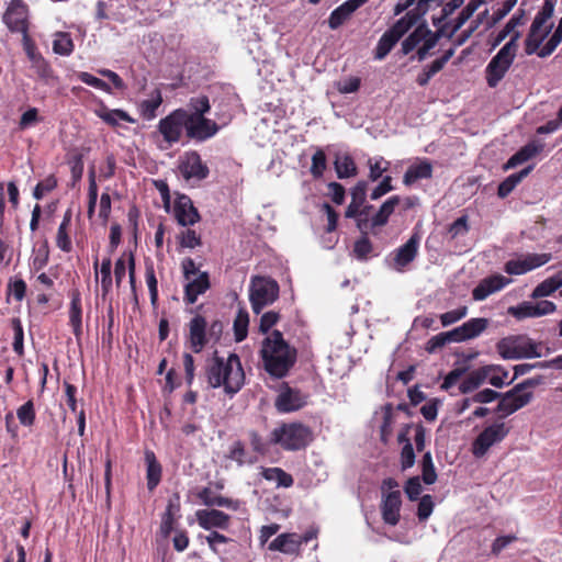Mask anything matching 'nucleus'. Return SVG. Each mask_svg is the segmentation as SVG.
Here are the masks:
<instances>
[{"label":"nucleus","instance_id":"f257e3e1","mask_svg":"<svg viewBox=\"0 0 562 562\" xmlns=\"http://www.w3.org/2000/svg\"><path fill=\"white\" fill-rule=\"evenodd\" d=\"M260 355L265 370L278 379L288 375L297 360V350L290 346L278 329L262 340Z\"/></svg>","mask_w":562,"mask_h":562},{"label":"nucleus","instance_id":"f03ea898","mask_svg":"<svg viewBox=\"0 0 562 562\" xmlns=\"http://www.w3.org/2000/svg\"><path fill=\"white\" fill-rule=\"evenodd\" d=\"M206 379L211 387L223 386L226 394L235 395L245 383V372L239 357L234 352L229 353L227 359L215 355L206 368Z\"/></svg>","mask_w":562,"mask_h":562},{"label":"nucleus","instance_id":"7ed1b4c3","mask_svg":"<svg viewBox=\"0 0 562 562\" xmlns=\"http://www.w3.org/2000/svg\"><path fill=\"white\" fill-rule=\"evenodd\" d=\"M313 440L312 428L300 422L282 423L270 434V443L285 451L304 450Z\"/></svg>","mask_w":562,"mask_h":562},{"label":"nucleus","instance_id":"20e7f679","mask_svg":"<svg viewBox=\"0 0 562 562\" xmlns=\"http://www.w3.org/2000/svg\"><path fill=\"white\" fill-rule=\"evenodd\" d=\"M520 37L521 33H515L487 64L485 80L490 88H496L512 67L517 55Z\"/></svg>","mask_w":562,"mask_h":562},{"label":"nucleus","instance_id":"39448f33","mask_svg":"<svg viewBox=\"0 0 562 562\" xmlns=\"http://www.w3.org/2000/svg\"><path fill=\"white\" fill-rule=\"evenodd\" d=\"M554 8L555 2L553 0L543 1V4L536 14L524 42L526 55H538V52L542 48L540 46L553 26L552 23L549 25H546V23L553 16Z\"/></svg>","mask_w":562,"mask_h":562},{"label":"nucleus","instance_id":"423d86ee","mask_svg":"<svg viewBox=\"0 0 562 562\" xmlns=\"http://www.w3.org/2000/svg\"><path fill=\"white\" fill-rule=\"evenodd\" d=\"M280 286L271 277L254 276L249 285V301L255 314L273 304L279 297Z\"/></svg>","mask_w":562,"mask_h":562},{"label":"nucleus","instance_id":"0eeeda50","mask_svg":"<svg viewBox=\"0 0 562 562\" xmlns=\"http://www.w3.org/2000/svg\"><path fill=\"white\" fill-rule=\"evenodd\" d=\"M380 510L382 520L389 526H396L401 519L402 494L398 482L393 477H386L381 484Z\"/></svg>","mask_w":562,"mask_h":562},{"label":"nucleus","instance_id":"6e6552de","mask_svg":"<svg viewBox=\"0 0 562 562\" xmlns=\"http://www.w3.org/2000/svg\"><path fill=\"white\" fill-rule=\"evenodd\" d=\"M498 355L506 360L540 357L538 345L527 335H509L496 344Z\"/></svg>","mask_w":562,"mask_h":562},{"label":"nucleus","instance_id":"1a4fd4ad","mask_svg":"<svg viewBox=\"0 0 562 562\" xmlns=\"http://www.w3.org/2000/svg\"><path fill=\"white\" fill-rule=\"evenodd\" d=\"M539 383V379H527L516 384L503 395L501 394V401L497 404L496 412L502 413L503 416H507L522 408L529 404L532 398V393L527 390L537 386Z\"/></svg>","mask_w":562,"mask_h":562},{"label":"nucleus","instance_id":"9d476101","mask_svg":"<svg viewBox=\"0 0 562 562\" xmlns=\"http://www.w3.org/2000/svg\"><path fill=\"white\" fill-rule=\"evenodd\" d=\"M157 133L162 137V142L166 144L165 146H159L161 149L178 144L183 133L186 134V110L183 108L176 109L160 119L157 125Z\"/></svg>","mask_w":562,"mask_h":562},{"label":"nucleus","instance_id":"9b49d317","mask_svg":"<svg viewBox=\"0 0 562 562\" xmlns=\"http://www.w3.org/2000/svg\"><path fill=\"white\" fill-rule=\"evenodd\" d=\"M420 240V233L414 231L405 244L392 251L390 267L397 272L406 271L418 256Z\"/></svg>","mask_w":562,"mask_h":562},{"label":"nucleus","instance_id":"f8f14e48","mask_svg":"<svg viewBox=\"0 0 562 562\" xmlns=\"http://www.w3.org/2000/svg\"><path fill=\"white\" fill-rule=\"evenodd\" d=\"M509 432L504 423H495L484 428L472 442L471 451L475 458L484 457L488 449L501 442Z\"/></svg>","mask_w":562,"mask_h":562},{"label":"nucleus","instance_id":"ddd939ff","mask_svg":"<svg viewBox=\"0 0 562 562\" xmlns=\"http://www.w3.org/2000/svg\"><path fill=\"white\" fill-rule=\"evenodd\" d=\"M220 130L217 123L206 116L186 114V137L196 143L212 138Z\"/></svg>","mask_w":562,"mask_h":562},{"label":"nucleus","instance_id":"4468645a","mask_svg":"<svg viewBox=\"0 0 562 562\" xmlns=\"http://www.w3.org/2000/svg\"><path fill=\"white\" fill-rule=\"evenodd\" d=\"M29 5L23 0H11L2 20L11 33L24 34L29 32Z\"/></svg>","mask_w":562,"mask_h":562},{"label":"nucleus","instance_id":"2eb2a0df","mask_svg":"<svg viewBox=\"0 0 562 562\" xmlns=\"http://www.w3.org/2000/svg\"><path fill=\"white\" fill-rule=\"evenodd\" d=\"M178 169L184 180L202 181L210 175V169L203 162L201 155L196 150L186 151L179 158Z\"/></svg>","mask_w":562,"mask_h":562},{"label":"nucleus","instance_id":"dca6fc26","mask_svg":"<svg viewBox=\"0 0 562 562\" xmlns=\"http://www.w3.org/2000/svg\"><path fill=\"white\" fill-rule=\"evenodd\" d=\"M551 259L552 255L549 252L527 254L521 259L508 260L504 266V270L508 274L520 276L548 263Z\"/></svg>","mask_w":562,"mask_h":562},{"label":"nucleus","instance_id":"f3484780","mask_svg":"<svg viewBox=\"0 0 562 562\" xmlns=\"http://www.w3.org/2000/svg\"><path fill=\"white\" fill-rule=\"evenodd\" d=\"M307 404V395L288 384L281 389L276 398L274 406L279 413H291L301 409Z\"/></svg>","mask_w":562,"mask_h":562},{"label":"nucleus","instance_id":"a211bd4d","mask_svg":"<svg viewBox=\"0 0 562 562\" xmlns=\"http://www.w3.org/2000/svg\"><path fill=\"white\" fill-rule=\"evenodd\" d=\"M173 215L180 226H192L201 220L198 209L190 196L180 194L173 204Z\"/></svg>","mask_w":562,"mask_h":562},{"label":"nucleus","instance_id":"6ab92c4d","mask_svg":"<svg viewBox=\"0 0 562 562\" xmlns=\"http://www.w3.org/2000/svg\"><path fill=\"white\" fill-rule=\"evenodd\" d=\"M189 342L193 352H201L209 342L207 323L204 316L198 314L189 323Z\"/></svg>","mask_w":562,"mask_h":562},{"label":"nucleus","instance_id":"aec40b11","mask_svg":"<svg viewBox=\"0 0 562 562\" xmlns=\"http://www.w3.org/2000/svg\"><path fill=\"white\" fill-rule=\"evenodd\" d=\"M195 516L199 526L205 530L213 528L226 530L231 525V516L218 509H200Z\"/></svg>","mask_w":562,"mask_h":562},{"label":"nucleus","instance_id":"412c9836","mask_svg":"<svg viewBox=\"0 0 562 562\" xmlns=\"http://www.w3.org/2000/svg\"><path fill=\"white\" fill-rule=\"evenodd\" d=\"M186 281L183 301L188 305L194 304L199 295L204 294L211 288L210 274L206 271L199 272L195 278Z\"/></svg>","mask_w":562,"mask_h":562},{"label":"nucleus","instance_id":"4be33fe9","mask_svg":"<svg viewBox=\"0 0 562 562\" xmlns=\"http://www.w3.org/2000/svg\"><path fill=\"white\" fill-rule=\"evenodd\" d=\"M512 280L502 274H493L482 279L472 291L474 301H484L491 294L504 289Z\"/></svg>","mask_w":562,"mask_h":562},{"label":"nucleus","instance_id":"5701e85b","mask_svg":"<svg viewBox=\"0 0 562 562\" xmlns=\"http://www.w3.org/2000/svg\"><path fill=\"white\" fill-rule=\"evenodd\" d=\"M488 319L484 317L470 318L461 326L452 329L456 342H462L479 337L487 327Z\"/></svg>","mask_w":562,"mask_h":562},{"label":"nucleus","instance_id":"b1692460","mask_svg":"<svg viewBox=\"0 0 562 562\" xmlns=\"http://www.w3.org/2000/svg\"><path fill=\"white\" fill-rule=\"evenodd\" d=\"M70 299L69 304V325L72 328V333L77 338L82 335V300L81 293L78 288H72L68 292Z\"/></svg>","mask_w":562,"mask_h":562},{"label":"nucleus","instance_id":"393cba45","mask_svg":"<svg viewBox=\"0 0 562 562\" xmlns=\"http://www.w3.org/2000/svg\"><path fill=\"white\" fill-rule=\"evenodd\" d=\"M268 549L270 551L299 557L301 555L299 535L295 532L281 533L269 543Z\"/></svg>","mask_w":562,"mask_h":562},{"label":"nucleus","instance_id":"a878e982","mask_svg":"<svg viewBox=\"0 0 562 562\" xmlns=\"http://www.w3.org/2000/svg\"><path fill=\"white\" fill-rule=\"evenodd\" d=\"M449 24L446 23L439 26L436 31H431L427 25L425 43H423L416 52V59L418 61L425 60L431 53V49L438 44L441 37L446 36L450 30Z\"/></svg>","mask_w":562,"mask_h":562},{"label":"nucleus","instance_id":"bb28decb","mask_svg":"<svg viewBox=\"0 0 562 562\" xmlns=\"http://www.w3.org/2000/svg\"><path fill=\"white\" fill-rule=\"evenodd\" d=\"M367 189L368 183L364 180H360L351 189V201L345 211V217H355L359 214L360 207L367 201Z\"/></svg>","mask_w":562,"mask_h":562},{"label":"nucleus","instance_id":"cd10ccee","mask_svg":"<svg viewBox=\"0 0 562 562\" xmlns=\"http://www.w3.org/2000/svg\"><path fill=\"white\" fill-rule=\"evenodd\" d=\"M147 488L154 491L161 481L162 468L151 450L145 451Z\"/></svg>","mask_w":562,"mask_h":562},{"label":"nucleus","instance_id":"c85d7f7f","mask_svg":"<svg viewBox=\"0 0 562 562\" xmlns=\"http://www.w3.org/2000/svg\"><path fill=\"white\" fill-rule=\"evenodd\" d=\"M360 7L356 3V0H347L331 11L328 18V26L331 30L340 27L351 14Z\"/></svg>","mask_w":562,"mask_h":562},{"label":"nucleus","instance_id":"c756f323","mask_svg":"<svg viewBox=\"0 0 562 562\" xmlns=\"http://www.w3.org/2000/svg\"><path fill=\"white\" fill-rule=\"evenodd\" d=\"M431 177L432 165L427 159H424L407 168L403 177V182L405 186H412L420 179H430Z\"/></svg>","mask_w":562,"mask_h":562},{"label":"nucleus","instance_id":"7c9ffc66","mask_svg":"<svg viewBox=\"0 0 562 562\" xmlns=\"http://www.w3.org/2000/svg\"><path fill=\"white\" fill-rule=\"evenodd\" d=\"M94 113L99 119L112 127H116L119 125V120L127 123H135V120L126 111L121 109L110 110L103 102H101L100 108L97 109Z\"/></svg>","mask_w":562,"mask_h":562},{"label":"nucleus","instance_id":"2f4dec72","mask_svg":"<svg viewBox=\"0 0 562 562\" xmlns=\"http://www.w3.org/2000/svg\"><path fill=\"white\" fill-rule=\"evenodd\" d=\"M402 199L398 195H392L382 203L378 212L371 217V227H382L387 224L390 216L400 205Z\"/></svg>","mask_w":562,"mask_h":562},{"label":"nucleus","instance_id":"473e14b6","mask_svg":"<svg viewBox=\"0 0 562 562\" xmlns=\"http://www.w3.org/2000/svg\"><path fill=\"white\" fill-rule=\"evenodd\" d=\"M542 149L541 145L535 142L528 143L517 150L504 165V170L513 169L538 155Z\"/></svg>","mask_w":562,"mask_h":562},{"label":"nucleus","instance_id":"72a5a7b5","mask_svg":"<svg viewBox=\"0 0 562 562\" xmlns=\"http://www.w3.org/2000/svg\"><path fill=\"white\" fill-rule=\"evenodd\" d=\"M427 31V22L423 20L415 30L402 42L401 52L403 55H408L420 43H425Z\"/></svg>","mask_w":562,"mask_h":562},{"label":"nucleus","instance_id":"f704fd0d","mask_svg":"<svg viewBox=\"0 0 562 562\" xmlns=\"http://www.w3.org/2000/svg\"><path fill=\"white\" fill-rule=\"evenodd\" d=\"M485 3V0H470L469 3L462 9L457 19L453 21L447 38L452 36L464 25V23L474 14L481 4Z\"/></svg>","mask_w":562,"mask_h":562},{"label":"nucleus","instance_id":"c9c22d12","mask_svg":"<svg viewBox=\"0 0 562 562\" xmlns=\"http://www.w3.org/2000/svg\"><path fill=\"white\" fill-rule=\"evenodd\" d=\"M261 475L265 480L276 482L278 487L289 488L293 485V476L281 468H262Z\"/></svg>","mask_w":562,"mask_h":562},{"label":"nucleus","instance_id":"e433bc0d","mask_svg":"<svg viewBox=\"0 0 562 562\" xmlns=\"http://www.w3.org/2000/svg\"><path fill=\"white\" fill-rule=\"evenodd\" d=\"M488 376L486 366L472 371L460 384L459 390L462 394H468L477 389Z\"/></svg>","mask_w":562,"mask_h":562},{"label":"nucleus","instance_id":"4c0bfd02","mask_svg":"<svg viewBox=\"0 0 562 562\" xmlns=\"http://www.w3.org/2000/svg\"><path fill=\"white\" fill-rule=\"evenodd\" d=\"M162 103V95L159 89H155L149 99L139 103V112L143 119L150 121L157 115V110Z\"/></svg>","mask_w":562,"mask_h":562},{"label":"nucleus","instance_id":"58836bf2","mask_svg":"<svg viewBox=\"0 0 562 562\" xmlns=\"http://www.w3.org/2000/svg\"><path fill=\"white\" fill-rule=\"evenodd\" d=\"M334 166L339 179L351 178L358 173L357 165L353 158L348 154L337 156Z\"/></svg>","mask_w":562,"mask_h":562},{"label":"nucleus","instance_id":"ea45409f","mask_svg":"<svg viewBox=\"0 0 562 562\" xmlns=\"http://www.w3.org/2000/svg\"><path fill=\"white\" fill-rule=\"evenodd\" d=\"M71 222V211L67 210L57 231L56 244L65 252H69L72 248L71 239L68 235V227Z\"/></svg>","mask_w":562,"mask_h":562},{"label":"nucleus","instance_id":"a19ab883","mask_svg":"<svg viewBox=\"0 0 562 562\" xmlns=\"http://www.w3.org/2000/svg\"><path fill=\"white\" fill-rule=\"evenodd\" d=\"M226 458L235 461L238 467H243L246 463L252 464L256 461L255 458H248L245 443L240 440L233 442V445L229 447Z\"/></svg>","mask_w":562,"mask_h":562},{"label":"nucleus","instance_id":"79ce46f5","mask_svg":"<svg viewBox=\"0 0 562 562\" xmlns=\"http://www.w3.org/2000/svg\"><path fill=\"white\" fill-rule=\"evenodd\" d=\"M397 42L398 40L389 30L385 31L378 41L374 49V58L378 60L384 59Z\"/></svg>","mask_w":562,"mask_h":562},{"label":"nucleus","instance_id":"37998d69","mask_svg":"<svg viewBox=\"0 0 562 562\" xmlns=\"http://www.w3.org/2000/svg\"><path fill=\"white\" fill-rule=\"evenodd\" d=\"M249 326V314L246 310L240 308L234 319L233 329L234 337L237 342H241L247 338Z\"/></svg>","mask_w":562,"mask_h":562},{"label":"nucleus","instance_id":"c03bdc74","mask_svg":"<svg viewBox=\"0 0 562 562\" xmlns=\"http://www.w3.org/2000/svg\"><path fill=\"white\" fill-rule=\"evenodd\" d=\"M187 115L205 116L211 110V103L207 95L192 97L188 102V108L184 109Z\"/></svg>","mask_w":562,"mask_h":562},{"label":"nucleus","instance_id":"a18cd8bd","mask_svg":"<svg viewBox=\"0 0 562 562\" xmlns=\"http://www.w3.org/2000/svg\"><path fill=\"white\" fill-rule=\"evenodd\" d=\"M176 239L180 248L193 249L202 245L201 235L198 234L195 229L189 228V226H187L186 229L181 231L176 236Z\"/></svg>","mask_w":562,"mask_h":562},{"label":"nucleus","instance_id":"49530a36","mask_svg":"<svg viewBox=\"0 0 562 562\" xmlns=\"http://www.w3.org/2000/svg\"><path fill=\"white\" fill-rule=\"evenodd\" d=\"M74 42L68 33H57L53 42V50L55 54L68 56L74 50Z\"/></svg>","mask_w":562,"mask_h":562},{"label":"nucleus","instance_id":"de8ad7c7","mask_svg":"<svg viewBox=\"0 0 562 562\" xmlns=\"http://www.w3.org/2000/svg\"><path fill=\"white\" fill-rule=\"evenodd\" d=\"M562 42V18L559 20L558 26L548 42L542 46V48L538 52V56L540 58H546L550 56L555 48Z\"/></svg>","mask_w":562,"mask_h":562},{"label":"nucleus","instance_id":"09e8293b","mask_svg":"<svg viewBox=\"0 0 562 562\" xmlns=\"http://www.w3.org/2000/svg\"><path fill=\"white\" fill-rule=\"evenodd\" d=\"M373 251V245L368 236H361L353 244L352 254L359 261H367Z\"/></svg>","mask_w":562,"mask_h":562},{"label":"nucleus","instance_id":"8fccbe9b","mask_svg":"<svg viewBox=\"0 0 562 562\" xmlns=\"http://www.w3.org/2000/svg\"><path fill=\"white\" fill-rule=\"evenodd\" d=\"M422 479L425 484L430 485L437 481V472L432 462V457L430 451L424 453L422 462Z\"/></svg>","mask_w":562,"mask_h":562},{"label":"nucleus","instance_id":"3c124183","mask_svg":"<svg viewBox=\"0 0 562 562\" xmlns=\"http://www.w3.org/2000/svg\"><path fill=\"white\" fill-rule=\"evenodd\" d=\"M31 68L34 70L37 78L46 85L50 83V81L55 79L54 70L44 57L31 64Z\"/></svg>","mask_w":562,"mask_h":562},{"label":"nucleus","instance_id":"603ef678","mask_svg":"<svg viewBox=\"0 0 562 562\" xmlns=\"http://www.w3.org/2000/svg\"><path fill=\"white\" fill-rule=\"evenodd\" d=\"M112 260L110 257L103 258L101 266H100V273H101V290H102V296L105 297L111 289H112Z\"/></svg>","mask_w":562,"mask_h":562},{"label":"nucleus","instance_id":"864d4df0","mask_svg":"<svg viewBox=\"0 0 562 562\" xmlns=\"http://www.w3.org/2000/svg\"><path fill=\"white\" fill-rule=\"evenodd\" d=\"M11 326L14 333L13 350L19 357H22L24 356V331L21 319L13 317L11 319Z\"/></svg>","mask_w":562,"mask_h":562},{"label":"nucleus","instance_id":"5fc2aeb1","mask_svg":"<svg viewBox=\"0 0 562 562\" xmlns=\"http://www.w3.org/2000/svg\"><path fill=\"white\" fill-rule=\"evenodd\" d=\"M326 168L327 159L325 151L322 148H317L314 155L312 156V165L310 168V172L314 179H319L323 177Z\"/></svg>","mask_w":562,"mask_h":562},{"label":"nucleus","instance_id":"6e6d98bb","mask_svg":"<svg viewBox=\"0 0 562 562\" xmlns=\"http://www.w3.org/2000/svg\"><path fill=\"white\" fill-rule=\"evenodd\" d=\"M507 313L515 317L517 321L537 317L533 303L528 301H525L516 306H509Z\"/></svg>","mask_w":562,"mask_h":562},{"label":"nucleus","instance_id":"4d7b16f0","mask_svg":"<svg viewBox=\"0 0 562 562\" xmlns=\"http://www.w3.org/2000/svg\"><path fill=\"white\" fill-rule=\"evenodd\" d=\"M16 416L21 425L25 427H31L35 423V408L32 400H29L23 405H21L16 411Z\"/></svg>","mask_w":562,"mask_h":562},{"label":"nucleus","instance_id":"13d9d810","mask_svg":"<svg viewBox=\"0 0 562 562\" xmlns=\"http://www.w3.org/2000/svg\"><path fill=\"white\" fill-rule=\"evenodd\" d=\"M486 369H488V376L486 380H488V383L495 387H503L505 384H507L505 381L508 378V371L503 368L502 366H486Z\"/></svg>","mask_w":562,"mask_h":562},{"label":"nucleus","instance_id":"bf43d9fd","mask_svg":"<svg viewBox=\"0 0 562 562\" xmlns=\"http://www.w3.org/2000/svg\"><path fill=\"white\" fill-rule=\"evenodd\" d=\"M145 279L149 290L150 302L155 306L158 302V281L153 262L146 263Z\"/></svg>","mask_w":562,"mask_h":562},{"label":"nucleus","instance_id":"052dcab7","mask_svg":"<svg viewBox=\"0 0 562 562\" xmlns=\"http://www.w3.org/2000/svg\"><path fill=\"white\" fill-rule=\"evenodd\" d=\"M448 342H456V337H454L452 330L446 331V333H440V334L431 337L427 341L426 350L428 352H434L437 349H439V348L443 347L445 345H447Z\"/></svg>","mask_w":562,"mask_h":562},{"label":"nucleus","instance_id":"680f3d73","mask_svg":"<svg viewBox=\"0 0 562 562\" xmlns=\"http://www.w3.org/2000/svg\"><path fill=\"white\" fill-rule=\"evenodd\" d=\"M369 180L376 181L382 178L383 173L389 169L390 162L383 157L375 158L374 160L369 159Z\"/></svg>","mask_w":562,"mask_h":562},{"label":"nucleus","instance_id":"e2e57ef3","mask_svg":"<svg viewBox=\"0 0 562 562\" xmlns=\"http://www.w3.org/2000/svg\"><path fill=\"white\" fill-rule=\"evenodd\" d=\"M56 187H57V179L54 175H50L46 179H44L43 181H40L35 186V188L33 190V196L36 200H41V199H43V196L46 193L53 191Z\"/></svg>","mask_w":562,"mask_h":562},{"label":"nucleus","instance_id":"0e129e2a","mask_svg":"<svg viewBox=\"0 0 562 562\" xmlns=\"http://www.w3.org/2000/svg\"><path fill=\"white\" fill-rule=\"evenodd\" d=\"M435 504L432 501V496L426 494L419 498L418 507H417V517L419 521H425L429 518L434 510Z\"/></svg>","mask_w":562,"mask_h":562},{"label":"nucleus","instance_id":"69168bd1","mask_svg":"<svg viewBox=\"0 0 562 562\" xmlns=\"http://www.w3.org/2000/svg\"><path fill=\"white\" fill-rule=\"evenodd\" d=\"M77 77L80 81H82L83 83H86L88 86H91L101 91L111 93V87L105 81H103L100 78L94 77L93 75H91L89 72L81 71L77 75Z\"/></svg>","mask_w":562,"mask_h":562},{"label":"nucleus","instance_id":"338daca9","mask_svg":"<svg viewBox=\"0 0 562 562\" xmlns=\"http://www.w3.org/2000/svg\"><path fill=\"white\" fill-rule=\"evenodd\" d=\"M280 321V314L276 311H268L260 317L259 331L268 334L270 329Z\"/></svg>","mask_w":562,"mask_h":562},{"label":"nucleus","instance_id":"774afa93","mask_svg":"<svg viewBox=\"0 0 562 562\" xmlns=\"http://www.w3.org/2000/svg\"><path fill=\"white\" fill-rule=\"evenodd\" d=\"M467 314H468V307L461 306L457 310H452V311L441 314L440 322H441L442 326L446 327V326H449V325L454 324L458 321L462 319L463 317L467 316Z\"/></svg>","mask_w":562,"mask_h":562}]
</instances>
